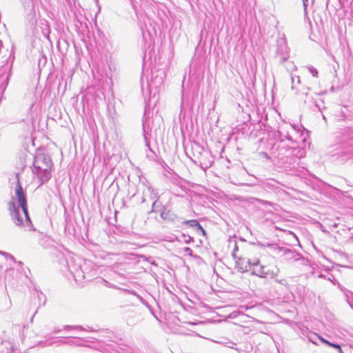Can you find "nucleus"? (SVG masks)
I'll return each instance as SVG.
<instances>
[{
	"mask_svg": "<svg viewBox=\"0 0 353 353\" xmlns=\"http://www.w3.org/2000/svg\"><path fill=\"white\" fill-rule=\"evenodd\" d=\"M2 336L4 338V340L2 339L0 344V353H12L13 347L11 342V337L6 334V331L3 332Z\"/></svg>",
	"mask_w": 353,
	"mask_h": 353,
	"instance_id": "ddd939ff",
	"label": "nucleus"
},
{
	"mask_svg": "<svg viewBox=\"0 0 353 353\" xmlns=\"http://www.w3.org/2000/svg\"><path fill=\"white\" fill-rule=\"evenodd\" d=\"M337 350H338V352H339V353H344V352H343V351L342 350V349H341V346H340V349H337Z\"/></svg>",
	"mask_w": 353,
	"mask_h": 353,
	"instance_id": "ea45409f",
	"label": "nucleus"
},
{
	"mask_svg": "<svg viewBox=\"0 0 353 353\" xmlns=\"http://www.w3.org/2000/svg\"><path fill=\"white\" fill-rule=\"evenodd\" d=\"M192 150L198 152L197 157L195 155V154L193 155L194 158H197L199 159L201 168L206 170L212 166V161L210 159H207L209 157L212 158L209 152L205 151L203 148L198 144H194V146L192 147Z\"/></svg>",
	"mask_w": 353,
	"mask_h": 353,
	"instance_id": "39448f33",
	"label": "nucleus"
},
{
	"mask_svg": "<svg viewBox=\"0 0 353 353\" xmlns=\"http://www.w3.org/2000/svg\"><path fill=\"white\" fill-rule=\"evenodd\" d=\"M68 270L73 275L74 278L77 280V279H86L85 272L82 269L81 265H77L73 263V258L68 261Z\"/></svg>",
	"mask_w": 353,
	"mask_h": 353,
	"instance_id": "9d476101",
	"label": "nucleus"
},
{
	"mask_svg": "<svg viewBox=\"0 0 353 353\" xmlns=\"http://www.w3.org/2000/svg\"><path fill=\"white\" fill-rule=\"evenodd\" d=\"M147 192L150 194V198L153 201H152V208H154V205L156 204V202H157L156 194L153 192V190H152L150 188H148L147 189Z\"/></svg>",
	"mask_w": 353,
	"mask_h": 353,
	"instance_id": "412c9836",
	"label": "nucleus"
},
{
	"mask_svg": "<svg viewBox=\"0 0 353 353\" xmlns=\"http://www.w3.org/2000/svg\"><path fill=\"white\" fill-rule=\"evenodd\" d=\"M276 57L280 59V63H283L289 58V50L287 41L284 37H279L277 41Z\"/></svg>",
	"mask_w": 353,
	"mask_h": 353,
	"instance_id": "423d86ee",
	"label": "nucleus"
},
{
	"mask_svg": "<svg viewBox=\"0 0 353 353\" xmlns=\"http://www.w3.org/2000/svg\"><path fill=\"white\" fill-rule=\"evenodd\" d=\"M12 330H13L14 331H16V332H20V331H21V327H20V326H19V325H15V326H13V327H12Z\"/></svg>",
	"mask_w": 353,
	"mask_h": 353,
	"instance_id": "72a5a7b5",
	"label": "nucleus"
},
{
	"mask_svg": "<svg viewBox=\"0 0 353 353\" xmlns=\"http://www.w3.org/2000/svg\"><path fill=\"white\" fill-rule=\"evenodd\" d=\"M278 156L281 161L285 165V169H292L295 168V165L299 163V158L297 157L299 152V148L295 145H278Z\"/></svg>",
	"mask_w": 353,
	"mask_h": 353,
	"instance_id": "f03ea898",
	"label": "nucleus"
},
{
	"mask_svg": "<svg viewBox=\"0 0 353 353\" xmlns=\"http://www.w3.org/2000/svg\"><path fill=\"white\" fill-rule=\"evenodd\" d=\"M308 70L310 71V72L311 73V74L314 77H318V70L316 68H314L313 66H309L308 68Z\"/></svg>",
	"mask_w": 353,
	"mask_h": 353,
	"instance_id": "bb28decb",
	"label": "nucleus"
},
{
	"mask_svg": "<svg viewBox=\"0 0 353 353\" xmlns=\"http://www.w3.org/2000/svg\"><path fill=\"white\" fill-rule=\"evenodd\" d=\"M343 153L344 156H345L347 159L351 158L353 156V154H352V151H348Z\"/></svg>",
	"mask_w": 353,
	"mask_h": 353,
	"instance_id": "473e14b6",
	"label": "nucleus"
},
{
	"mask_svg": "<svg viewBox=\"0 0 353 353\" xmlns=\"http://www.w3.org/2000/svg\"><path fill=\"white\" fill-rule=\"evenodd\" d=\"M247 263L249 267V270L251 271L252 275H255L263 279V276L265 274V265L260 264L259 259H248Z\"/></svg>",
	"mask_w": 353,
	"mask_h": 353,
	"instance_id": "6e6552de",
	"label": "nucleus"
},
{
	"mask_svg": "<svg viewBox=\"0 0 353 353\" xmlns=\"http://www.w3.org/2000/svg\"><path fill=\"white\" fill-rule=\"evenodd\" d=\"M181 241H184L185 243H190L194 241V239L190 235L183 234L181 235Z\"/></svg>",
	"mask_w": 353,
	"mask_h": 353,
	"instance_id": "5701e85b",
	"label": "nucleus"
},
{
	"mask_svg": "<svg viewBox=\"0 0 353 353\" xmlns=\"http://www.w3.org/2000/svg\"><path fill=\"white\" fill-rule=\"evenodd\" d=\"M23 213H24V215L26 216V221L27 223V225L29 227V230H32L33 229L31 228L32 227V222H31V220H30V217L28 214V207L26 206V211H23Z\"/></svg>",
	"mask_w": 353,
	"mask_h": 353,
	"instance_id": "aec40b11",
	"label": "nucleus"
},
{
	"mask_svg": "<svg viewBox=\"0 0 353 353\" xmlns=\"http://www.w3.org/2000/svg\"><path fill=\"white\" fill-rule=\"evenodd\" d=\"M0 254L6 256L7 257H8L9 259H10L12 261H15L14 257L12 255L8 254V253L3 252H0Z\"/></svg>",
	"mask_w": 353,
	"mask_h": 353,
	"instance_id": "7c9ffc66",
	"label": "nucleus"
},
{
	"mask_svg": "<svg viewBox=\"0 0 353 353\" xmlns=\"http://www.w3.org/2000/svg\"><path fill=\"white\" fill-rule=\"evenodd\" d=\"M314 336L315 338L319 339V340H320L323 343H324V344H326V345H329V343H330V341H327V340L325 339L324 338H323L322 336H319V335H318V334H314Z\"/></svg>",
	"mask_w": 353,
	"mask_h": 353,
	"instance_id": "cd10ccee",
	"label": "nucleus"
},
{
	"mask_svg": "<svg viewBox=\"0 0 353 353\" xmlns=\"http://www.w3.org/2000/svg\"><path fill=\"white\" fill-rule=\"evenodd\" d=\"M183 224L188 225L189 227L193 228L198 234L201 233L203 235H205V231L199 222L197 220L192 219L184 221L182 222Z\"/></svg>",
	"mask_w": 353,
	"mask_h": 353,
	"instance_id": "2eb2a0df",
	"label": "nucleus"
},
{
	"mask_svg": "<svg viewBox=\"0 0 353 353\" xmlns=\"http://www.w3.org/2000/svg\"><path fill=\"white\" fill-rule=\"evenodd\" d=\"M145 201V196L143 198V202Z\"/></svg>",
	"mask_w": 353,
	"mask_h": 353,
	"instance_id": "c03bdc74",
	"label": "nucleus"
},
{
	"mask_svg": "<svg viewBox=\"0 0 353 353\" xmlns=\"http://www.w3.org/2000/svg\"><path fill=\"white\" fill-rule=\"evenodd\" d=\"M8 210L14 224L17 226L23 225V220L20 214L19 209L14 201H11L8 203Z\"/></svg>",
	"mask_w": 353,
	"mask_h": 353,
	"instance_id": "1a4fd4ad",
	"label": "nucleus"
},
{
	"mask_svg": "<svg viewBox=\"0 0 353 353\" xmlns=\"http://www.w3.org/2000/svg\"><path fill=\"white\" fill-rule=\"evenodd\" d=\"M183 252H184V254H188V255H189L190 256H193L192 250L190 248H188V247L184 248H183Z\"/></svg>",
	"mask_w": 353,
	"mask_h": 353,
	"instance_id": "c85d7f7f",
	"label": "nucleus"
},
{
	"mask_svg": "<svg viewBox=\"0 0 353 353\" xmlns=\"http://www.w3.org/2000/svg\"><path fill=\"white\" fill-rule=\"evenodd\" d=\"M141 90H142V91L143 92V84L141 85Z\"/></svg>",
	"mask_w": 353,
	"mask_h": 353,
	"instance_id": "a18cd8bd",
	"label": "nucleus"
},
{
	"mask_svg": "<svg viewBox=\"0 0 353 353\" xmlns=\"http://www.w3.org/2000/svg\"><path fill=\"white\" fill-rule=\"evenodd\" d=\"M144 137H145V139H147V137H145V135H144ZM145 141H146V145L149 147L148 142L147 141V140H145Z\"/></svg>",
	"mask_w": 353,
	"mask_h": 353,
	"instance_id": "a19ab883",
	"label": "nucleus"
},
{
	"mask_svg": "<svg viewBox=\"0 0 353 353\" xmlns=\"http://www.w3.org/2000/svg\"><path fill=\"white\" fill-rule=\"evenodd\" d=\"M334 139L337 143L353 147V128L345 127L339 129L335 132Z\"/></svg>",
	"mask_w": 353,
	"mask_h": 353,
	"instance_id": "7ed1b4c3",
	"label": "nucleus"
},
{
	"mask_svg": "<svg viewBox=\"0 0 353 353\" xmlns=\"http://www.w3.org/2000/svg\"><path fill=\"white\" fill-rule=\"evenodd\" d=\"M323 101L319 99V101H315V106L319 110L322 111L323 109H325V106L323 105Z\"/></svg>",
	"mask_w": 353,
	"mask_h": 353,
	"instance_id": "a878e982",
	"label": "nucleus"
},
{
	"mask_svg": "<svg viewBox=\"0 0 353 353\" xmlns=\"http://www.w3.org/2000/svg\"><path fill=\"white\" fill-rule=\"evenodd\" d=\"M161 217L164 220L174 221L176 215L170 210H163L161 212Z\"/></svg>",
	"mask_w": 353,
	"mask_h": 353,
	"instance_id": "f3484780",
	"label": "nucleus"
},
{
	"mask_svg": "<svg viewBox=\"0 0 353 353\" xmlns=\"http://www.w3.org/2000/svg\"><path fill=\"white\" fill-rule=\"evenodd\" d=\"M52 165V163L49 156L43 154L35 156L32 172L38 177L40 185L50 179Z\"/></svg>",
	"mask_w": 353,
	"mask_h": 353,
	"instance_id": "f257e3e1",
	"label": "nucleus"
},
{
	"mask_svg": "<svg viewBox=\"0 0 353 353\" xmlns=\"http://www.w3.org/2000/svg\"><path fill=\"white\" fill-rule=\"evenodd\" d=\"M280 272L279 268L276 265L268 267L265 265L264 273L263 279H274L276 283L285 285L287 282L284 279H279V274Z\"/></svg>",
	"mask_w": 353,
	"mask_h": 353,
	"instance_id": "0eeeda50",
	"label": "nucleus"
},
{
	"mask_svg": "<svg viewBox=\"0 0 353 353\" xmlns=\"http://www.w3.org/2000/svg\"><path fill=\"white\" fill-rule=\"evenodd\" d=\"M329 346L332 347H334V348L337 350V349H340V346L341 345L337 344V343L330 342Z\"/></svg>",
	"mask_w": 353,
	"mask_h": 353,
	"instance_id": "2f4dec72",
	"label": "nucleus"
},
{
	"mask_svg": "<svg viewBox=\"0 0 353 353\" xmlns=\"http://www.w3.org/2000/svg\"><path fill=\"white\" fill-rule=\"evenodd\" d=\"M265 246L269 248L274 254H281L283 247H280L276 243H267Z\"/></svg>",
	"mask_w": 353,
	"mask_h": 353,
	"instance_id": "a211bd4d",
	"label": "nucleus"
},
{
	"mask_svg": "<svg viewBox=\"0 0 353 353\" xmlns=\"http://www.w3.org/2000/svg\"><path fill=\"white\" fill-rule=\"evenodd\" d=\"M309 340H310V341H311L312 343L316 344V345L317 344V343H316V341H314L312 337H309Z\"/></svg>",
	"mask_w": 353,
	"mask_h": 353,
	"instance_id": "58836bf2",
	"label": "nucleus"
},
{
	"mask_svg": "<svg viewBox=\"0 0 353 353\" xmlns=\"http://www.w3.org/2000/svg\"><path fill=\"white\" fill-rule=\"evenodd\" d=\"M245 171L247 172V174H248L249 175H251V174L249 173V172H248L246 170H245Z\"/></svg>",
	"mask_w": 353,
	"mask_h": 353,
	"instance_id": "de8ad7c7",
	"label": "nucleus"
},
{
	"mask_svg": "<svg viewBox=\"0 0 353 353\" xmlns=\"http://www.w3.org/2000/svg\"><path fill=\"white\" fill-rule=\"evenodd\" d=\"M59 331H60L59 330H54V333L57 334V333H58Z\"/></svg>",
	"mask_w": 353,
	"mask_h": 353,
	"instance_id": "79ce46f5",
	"label": "nucleus"
},
{
	"mask_svg": "<svg viewBox=\"0 0 353 353\" xmlns=\"http://www.w3.org/2000/svg\"><path fill=\"white\" fill-rule=\"evenodd\" d=\"M54 343V338L52 337H50L49 339H48L47 340H46L45 341H40L39 343V344L41 346H47V345H50L52 344H53Z\"/></svg>",
	"mask_w": 353,
	"mask_h": 353,
	"instance_id": "4be33fe9",
	"label": "nucleus"
},
{
	"mask_svg": "<svg viewBox=\"0 0 353 353\" xmlns=\"http://www.w3.org/2000/svg\"><path fill=\"white\" fill-rule=\"evenodd\" d=\"M5 80L6 79L4 78H3L2 77H0V86L3 84V83Z\"/></svg>",
	"mask_w": 353,
	"mask_h": 353,
	"instance_id": "e433bc0d",
	"label": "nucleus"
},
{
	"mask_svg": "<svg viewBox=\"0 0 353 353\" xmlns=\"http://www.w3.org/2000/svg\"><path fill=\"white\" fill-rule=\"evenodd\" d=\"M303 7H304V12L305 14L307 13V2H303Z\"/></svg>",
	"mask_w": 353,
	"mask_h": 353,
	"instance_id": "f704fd0d",
	"label": "nucleus"
},
{
	"mask_svg": "<svg viewBox=\"0 0 353 353\" xmlns=\"http://www.w3.org/2000/svg\"><path fill=\"white\" fill-rule=\"evenodd\" d=\"M0 254L6 256L7 257H8L9 259H10L12 261H15L14 257L12 255L8 254V253L3 252H0Z\"/></svg>",
	"mask_w": 353,
	"mask_h": 353,
	"instance_id": "c756f323",
	"label": "nucleus"
},
{
	"mask_svg": "<svg viewBox=\"0 0 353 353\" xmlns=\"http://www.w3.org/2000/svg\"><path fill=\"white\" fill-rule=\"evenodd\" d=\"M265 185L269 190H273L275 192H279L281 190V184L275 180H270V181H267L265 183Z\"/></svg>",
	"mask_w": 353,
	"mask_h": 353,
	"instance_id": "dca6fc26",
	"label": "nucleus"
},
{
	"mask_svg": "<svg viewBox=\"0 0 353 353\" xmlns=\"http://www.w3.org/2000/svg\"><path fill=\"white\" fill-rule=\"evenodd\" d=\"M16 196L17 198V201L19 206L22 208L23 211L26 210L27 201L26 198V194L23 191V189L21 185L19 177L17 176V187L15 190Z\"/></svg>",
	"mask_w": 353,
	"mask_h": 353,
	"instance_id": "9b49d317",
	"label": "nucleus"
},
{
	"mask_svg": "<svg viewBox=\"0 0 353 353\" xmlns=\"http://www.w3.org/2000/svg\"><path fill=\"white\" fill-rule=\"evenodd\" d=\"M303 2H308V0H303Z\"/></svg>",
	"mask_w": 353,
	"mask_h": 353,
	"instance_id": "37998d69",
	"label": "nucleus"
},
{
	"mask_svg": "<svg viewBox=\"0 0 353 353\" xmlns=\"http://www.w3.org/2000/svg\"><path fill=\"white\" fill-rule=\"evenodd\" d=\"M262 155H263L264 157H265V158H267V159H269V156H268V154L266 152H262Z\"/></svg>",
	"mask_w": 353,
	"mask_h": 353,
	"instance_id": "4c0bfd02",
	"label": "nucleus"
},
{
	"mask_svg": "<svg viewBox=\"0 0 353 353\" xmlns=\"http://www.w3.org/2000/svg\"><path fill=\"white\" fill-rule=\"evenodd\" d=\"M192 161H193L195 163H196V160H194V159H192Z\"/></svg>",
	"mask_w": 353,
	"mask_h": 353,
	"instance_id": "49530a36",
	"label": "nucleus"
},
{
	"mask_svg": "<svg viewBox=\"0 0 353 353\" xmlns=\"http://www.w3.org/2000/svg\"><path fill=\"white\" fill-rule=\"evenodd\" d=\"M281 256H283L285 260L288 261H298L301 258V254L285 247L282 249Z\"/></svg>",
	"mask_w": 353,
	"mask_h": 353,
	"instance_id": "4468645a",
	"label": "nucleus"
},
{
	"mask_svg": "<svg viewBox=\"0 0 353 353\" xmlns=\"http://www.w3.org/2000/svg\"><path fill=\"white\" fill-rule=\"evenodd\" d=\"M237 251H238V246L236 245V242L234 241V249L232 252V256H233L234 259H238L239 260L243 259L242 256L237 255V254H236Z\"/></svg>",
	"mask_w": 353,
	"mask_h": 353,
	"instance_id": "b1692460",
	"label": "nucleus"
},
{
	"mask_svg": "<svg viewBox=\"0 0 353 353\" xmlns=\"http://www.w3.org/2000/svg\"><path fill=\"white\" fill-rule=\"evenodd\" d=\"M295 130L291 125L283 124L279 126L278 134L279 139H280V145H285L284 144L285 141H287L288 143L290 145H294L296 143V141L292 137L291 132L294 133Z\"/></svg>",
	"mask_w": 353,
	"mask_h": 353,
	"instance_id": "20e7f679",
	"label": "nucleus"
},
{
	"mask_svg": "<svg viewBox=\"0 0 353 353\" xmlns=\"http://www.w3.org/2000/svg\"><path fill=\"white\" fill-rule=\"evenodd\" d=\"M63 329L65 330H84V328L81 325H64Z\"/></svg>",
	"mask_w": 353,
	"mask_h": 353,
	"instance_id": "393cba45",
	"label": "nucleus"
},
{
	"mask_svg": "<svg viewBox=\"0 0 353 353\" xmlns=\"http://www.w3.org/2000/svg\"><path fill=\"white\" fill-rule=\"evenodd\" d=\"M137 297L143 303H145L144 299L141 296L137 295Z\"/></svg>",
	"mask_w": 353,
	"mask_h": 353,
	"instance_id": "c9c22d12",
	"label": "nucleus"
},
{
	"mask_svg": "<svg viewBox=\"0 0 353 353\" xmlns=\"http://www.w3.org/2000/svg\"><path fill=\"white\" fill-rule=\"evenodd\" d=\"M164 77L165 74L163 71L159 72V73L157 74L155 76L154 73H152L150 81L147 82V85L149 87V89L152 88H157L163 85Z\"/></svg>",
	"mask_w": 353,
	"mask_h": 353,
	"instance_id": "f8f14e48",
	"label": "nucleus"
},
{
	"mask_svg": "<svg viewBox=\"0 0 353 353\" xmlns=\"http://www.w3.org/2000/svg\"><path fill=\"white\" fill-rule=\"evenodd\" d=\"M291 81H292V90H296V84H299L301 82L300 77L299 76H291Z\"/></svg>",
	"mask_w": 353,
	"mask_h": 353,
	"instance_id": "6ab92c4d",
	"label": "nucleus"
}]
</instances>
